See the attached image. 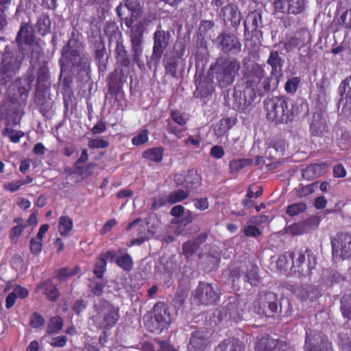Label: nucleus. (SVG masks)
<instances>
[{"instance_id":"obj_46","label":"nucleus","mask_w":351,"mask_h":351,"mask_svg":"<svg viewBox=\"0 0 351 351\" xmlns=\"http://www.w3.org/2000/svg\"><path fill=\"white\" fill-rule=\"evenodd\" d=\"M62 327V320L60 317H51L47 327V332L49 334L58 332Z\"/></svg>"},{"instance_id":"obj_16","label":"nucleus","mask_w":351,"mask_h":351,"mask_svg":"<svg viewBox=\"0 0 351 351\" xmlns=\"http://www.w3.org/2000/svg\"><path fill=\"white\" fill-rule=\"evenodd\" d=\"M171 37L169 32L161 29V26L158 25L154 34V44L153 47V56L160 58L164 49L167 47Z\"/></svg>"},{"instance_id":"obj_50","label":"nucleus","mask_w":351,"mask_h":351,"mask_svg":"<svg viewBox=\"0 0 351 351\" xmlns=\"http://www.w3.org/2000/svg\"><path fill=\"white\" fill-rule=\"evenodd\" d=\"M339 343L342 351H351V334H339Z\"/></svg>"},{"instance_id":"obj_60","label":"nucleus","mask_w":351,"mask_h":351,"mask_svg":"<svg viewBox=\"0 0 351 351\" xmlns=\"http://www.w3.org/2000/svg\"><path fill=\"white\" fill-rule=\"evenodd\" d=\"M79 272V268L75 267L74 269H69L68 268H62L60 270L58 277L60 280H63L66 278L74 276Z\"/></svg>"},{"instance_id":"obj_27","label":"nucleus","mask_w":351,"mask_h":351,"mask_svg":"<svg viewBox=\"0 0 351 351\" xmlns=\"http://www.w3.org/2000/svg\"><path fill=\"white\" fill-rule=\"evenodd\" d=\"M16 40L20 47L23 44L29 45L33 41L32 27L27 24H22Z\"/></svg>"},{"instance_id":"obj_58","label":"nucleus","mask_w":351,"mask_h":351,"mask_svg":"<svg viewBox=\"0 0 351 351\" xmlns=\"http://www.w3.org/2000/svg\"><path fill=\"white\" fill-rule=\"evenodd\" d=\"M168 120L173 121L174 124L183 127L186 123V119L183 117L182 114L178 111H172L171 112V119Z\"/></svg>"},{"instance_id":"obj_30","label":"nucleus","mask_w":351,"mask_h":351,"mask_svg":"<svg viewBox=\"0 0 351 351\" xmlns=\"http://www.w3.org/2000/svg\"><path fill=\"white\" fill-rule=\"evenodd\" d=\"M271 67V74L277 75L281 72L283 60L276 51L270 52L269 57L267 61Z\"/></svg>"},{"instance_id":"obj_8","label":"nucleus","mask_w":351,"mask_h":351,"mask_svg":"<svg viewBox=\"0 0 351 351\" xmlns=\"http://www.w3.org/2000/svg\"><path fill=\"white\" fill-rule=\"evenodd\" d=\"M304 351H332L331 343L319 331L308 330L306 333Z\"/></svg>"},{"instance_id":"obj_22","label":"nucleus","mask_w":351,"mask_h":351,"mask_svg":"<svg viewBox=\"0 0 351 351\" xmlns=\"http://www.w3.org/2000/svg\"><path fill=\"white\" fill-rule=\"evenodd\" d=\"M297 256L296 260L293 259L292 265L293 268H300L301 265L305 262L306 258H308L307 267L309 271L312 270L315 267L316 261L315 258L313 254V252L309 250L305 251H298L295 254Z\"/></svg>"},{"instance_id":"obj_35","label":"nucleus","mask_w":351,"mask_h":351,"mask_svg":"<svg viewBox=\"0 0 351 351\" xmlns=\"http://www.w3.org/2000/svg\"><path fill=\"white\" fill-rule=\"evenodd\" d=\"M322 165L313 164L302 171V177L308 180H313L322 174Z\"/></svg>"},{"instance_id":"obj_42","label":"nucleus","mask_w":351,"mask_h":351,"mask_svg":"<svg viewBox=\"0 0 351 351\" xmlns=\"http://www.w3.org/2000/svg\"><path fill=\"white\" fill-rule=\"evenodd\" d=\"M116 263L119 267H120L121 269L127 271L132 270L133 267L132 258L128 254L117 257L116 259Z\"/></svg>"},{"instance_id":"obj_63","label":"nucleus","mask_w":351,"mask_h":351,"mask_svg":"<svg viewBox=\"0 0 351 351\" xmlns=\"http://www.w3.org/2000/svg\"><path fill=\"white\" fill-rule=\"evenodd\" d=\"M12 291L17 298L20 299H24L29 295L27 289L19 285H14Z\"/></svg>"},{"instance_id":"obj_4","label":"nucleus","mask_w":351,"mask_h":351,"mask_svg":"<svg viewBox=\"0 0 351 351\" xmlns=\"http://www.w3.org/2000/svg\"><path fill=\"white\" fill-rule=\"evenodd\" d=\"M119 319V308L106 300H100L95 304L90 317V320L97 328L104 330L114 327Z\"/></svg>"},{"instance_id":"obj_6","label":"nucleus","mask_w":351,"mask_h":351,"mask_svg":"<svg viewBox=\"0 0 351 351\" xmlns=\"http://www.w3.org/2000/svg\"><path fill=\"white\" fill-rule=\"evenodd\" d=\"M219 298L217 286L202 282L195 290L193 302L197 305H210L215 304Z\"/></svg>"},{"instance_id":"obj_55","label":"nucleus","mask_w":351,"mask_h":351,"mask_svg":"<svg viewBox=\"0 0 351 351\" xmlns=\"http://www.w3.org/2000/svg\"><path fill=\"white\" fill-rule=\"evenodd\" d=\"M326 128L325 121L322 119L320 120V122L313 121L311 125L312 133L317 136L322 134L326 130Z\"/></svg>"},{"instance_id":"obj_39","label":"nucleus","mask_w":351,"mask_h":351,"mask_svg":"<svg viewBox=\"0 0 351 351\" xmlns=\"http://www.w3.org/2000/svg\"><path fill=\"white\" fill-rule=\"evenodd\" d=\"M11 0H0V32L3 31L8 25V15L6 12Z\"/></svg>"},{"instance_id":"obj_41","label":"nucleus","mask_w":351,"mask_h":351,"mask_svg":"<svg viewBox=\"0 0 351 351\" xmlns=\"http://www.w3.org/2000/svg\"><path fill=\"white\" fill-rule=\"evenodd\" d=\"M149 22L150 21L147 18H143L139 20L134 27L132 25L130 27L131 28L130 35H135L136 36L143 37L144 30Z\"/></svg>"},{"instance_id":"obj_57","label":"nucleus","mask_w":351,"mask_h":351,"mask_svg":"<svg viewBox=\"0 0 351 351\" xmlns=\"http://www.w3.org/2000/svg\"><path fill=\"white\" fill-rule=\"evenodd\" d=\"M106 262L104 259L99 257L95 263V269L93 271L94 274L97 276V278H101L104 272L106 270Z\"/></svg>"},{"instance_id":"obj_18","label":"nucleus","mask_w":351,"mask_h":351,"mask_svg":"<svg viewBox=\"0 0 351 351\" xmlns=\"http://www.w3.org/2000/svg\"><path fill=\"white\" fill-rule=\"evenodd\" d=\"M217 39L224 52L237 53L241 51V45L237 37L233 34L221 33Z\"/></svg>"},{"instance_id":"obj_17","label":"nucleus","mask_w":351,"mask_h":351,"mask_svg":"<svg viewBox=\"0 0 351 351\" xmlns=\"http://www.w3.org/2000/svg\"><path fill=\"white\" fill-rule=\"evenodd\" d=\"M154 320L158 325L156 330H162L167 327L172 321V317L168 308L162 303L157 304L154 307Z\"/></svg>"},{"instance_id":"obj_12","label":"nucleus","mask_w":351,"mask_h":351,"mask_svg":"<svg viewBox=\"0 0 351 351\" xmlns=\"http://www.w3.org/2000/svg\"><path fill=\"white\" fill-rule=\"evenodd\" d=\"M274 6L276 12L298 14L305 8L304 0H275Z\"/></svg>"},{"instance_id":"obj_47","label":"nucleus","mask_w":351,"mask_h":351,"mask_svg":"<svg viewBox=\"0 0 351 351\" xmlns=\"http://www.w3.org/2000/svg\"><path fill=\"white\" fill-rule=\"evenodd\" d=\"M167 130L169 133L175 135L178 138L183 136V132L186 130L185 128L176 125L171 120H167Z\"/></svg>"},{"instance_id":"obj_45","label":"nucleus","mask_w":351,"mask_h":351,"mask_svg":"<svg viewBox=\"0 0 351 351\" xmlns=\"http://www.w3.org/2000/svg\"><path fill=\"white\" fill-rule=\"evenodd\" d=\"M115 54L117 60L121 62L123 64L126 65L128 63L127 58V52L124 45L120 41L117 42Z\"/></svg>"},{"instance_id":"obj_33","label":"nucleus","mask_w":351,"mask_h":351,"mask_svg":"<svg viewBox=\"0 0 351 351\" xmlns=\"http://www.w3.org/2000/svg\"><path fill=\"white\" fill-rule=\"evenodd\" d=\"M134 60L138 64L143 53V37L130 35Z\"/></svg>"},{"instance_id":"obj_20","label":"nucleus","mask_w":351,"mask_h":351,"mask_svg":"<svg viewBox=\"0 0 351 351\" xmlns=\"http://www.w3.org/2000/svg\"><path fill=\"white\" fill-rule=\"evenodd\" d=\"M293 293L303 302H313L320 295L319 289L311 285L295 287L293 289Z\"/></svg>"},{"instance_id":"obj_29","label":"nucleus","mask_w":351,"mask_h":351,"mask_svg":"<svg viewBox=\"0 0 351 351\" xmlns=\"http://www.w3.org/2000/svg\"><path fill=\"white\" fill-rule=\"evenodd\" d=\"M261 15L256 12H250L244 22L245 32L256 30L261 26Z\"/></svg>"},{"instance_id":"obj_49","label":"nucleus","mask_w":351,"mask_h":351,"mask_svg":"<svg viewBox=\"0 0 351 351\" xmlns=\"http://www.w3.org/2000/svg\"><path fill=\"white\" fill-rule=\"evenodd\" d=\"M318 182H313L306 186H302L297 190L298 197H302L313 193L317 188Z\"/></svg>"},{"instance_id":"obj_3","label":"nucleus","mask_w":351,"mask_h":351,"mask_svg":"<svg viewBox=\"0 0 351 351\" xmlns=\"http://www.w3.org/2000/svg\"><path fill=\"white\" fill-rule=\"evenodd\" d=\"M267 119L276 124L287 123L291 121L295 112L293 104L284 97H275L265 101Z\"/></svg>"},{"instance_id":"obj_21","label":"nucleus","mask_w":351,"mask_h":351,"mask_svg":"<svg viewBox=\"0 0 351 351\" xmlns=\"http://www.w3.org/2000/svg\"><path fill=\"white\" fill-rule=\"evenodd\" d=\"M339 93L341 97L339 104L343 102V108L351 112V77L341 82L339 86Z\"/></svg>"},{"instance_id":"obj_38","label":"nucleus","mask_w":351,"mask_h":351,"mask_svg":"<svg viewBox=\"0 0 351 351\" xmlns=\"http://www.w3.org/2000/svg\"><path fill=\"white\" fill-rule=\"evenodd\" d=\"M341 311L344 317L351 319V291L345 293L341 298Z\"/></svg>"},{"instance_id":"obj_14","label":"nucleus","mask_w":351,"mask_h":351,"mask_svg":"<svg viewBox=\"0 0 351 351\" xmlns=\"http://www.w3.org/2000/svg\"><path fill=\"white\" fill-rule=\"evenodd\" d=\"M255 351H293V350L285 342L269 337H262L257 341Z\"/></svg>"},{"instance_id":"obj_64","label":"nucleus","mask_w":351,"mask_h":351,"mask_svg":"<svg viewBox=\"0 0 351 351\" xmlns=\"http://www.w3.org/2000/svg\"><path fill=\"white\" fill-rule=\"evenodd\" d=\"M45 323L44 318L38 313H34L30 318V324L33 328H39Z\"/></svg>"},{"instance_id":"obj_11","label":"nucleus","mask_w":351,"mask_h":351,"mask_svg":"<svg viewBox=\"0 0 351 351\" xmlns=\"http://www.w3.org/2000/svg\"><path fill=\"white\" fill-rule=\"evenodd\" d=\"M332 254L343 258L351 257V235L341 233L332 241Z\"/></svg>"},{"instance_id":"obj_26","label":"nucleus","mask_w":351,"mask_h":351,"mask_svg":"<svg viewBox=\"0 0 351 351\" xmlns=\"http://www.w3.org/2000/svg\"><path fill=\"white\" fill-rule=\"evenodd\" d=\"M124 5L131 12V17L125 19V25L130 27L141 12L140 3L138 0H125Z\"/></svg>"},{"instance_id":"obj_54","label":"nucleus","mask_w":351,"mask_h":351,"mask_svg":"<svg viewBox=\"0 0 351 351\" xmlns=\"http://www.w3.org/2000/svg\"><path fill=\"white\" fill-rule=\"evenodd\" d=\"M304 45V41L300 38L292 37L284 45L287 51H291L295 48H300Z\"/></svg>"},{"instance_id":"obj_51","label":"nucleus","mask_w":351,"mask_h":351,"mask_svg":"<svg viewBox=\"0 0 351 351\" xmlns=\"http://www.w3.org/2000/svg\"><path fill=\"white\" fill-rule=\"evenodd\" d=\"M199 248V243L193 241H188L183 244L182 250L186 258L191 256Z\"/></svg>"},{"instance_id":"obj_5","label":"nucleus","mask_w":351,"mask_h":351,"mask_svg":"<svg viewBox=\"0 0 351 351\" xmlns=\"http://www.w3.org/2000/svg\"><path fill=\"white\" fill-rule=\"evenodd\" d=\"M240 66V62L234 58H217L215 69L217 80L221 86H227L234 82Z\"/></svg>"},{"instance_id":"obj_40","label":"nucleus","mask_w":351,"mask_h":351,"mask_svg":"<svg viewBox=\"0 0 351 351\" xmlns=\"http://www.w3.org/2000/svg\"><path fill=\"white\" fill-rule=\"evenodd\" d=\"M36 27L39 34L42 36L48 34L51 27L49 18L45 15L40 16L37 21Z\"/></svg>"},{"instance_id":"obj_10","label":"nucleus","mask_w":351,"mask_h":351,"mask_svg":"<svg viewBox=\"0 0 351 351\" xmlns=\"http://www.w3.org/2000/svg\"><path fill=\"white\" fill-rule=\"evenodd\" d=\"M246 308V302L244 300L235 298H230L223 307L225 317L234 322L243 319Z\"/></svg>"},{"instance_id":"obj_53","label":"nucleus","mask_w":351,"mask_h":351,"mask_svg":"<svg viewBox=\"0 0 351 351\" xmlns=\"http://www.w3.org/2000/svg\"><path fill=\"white\" fill-rule=\"evenodd\" d=\"M148 139V131L143 130L132 138V143L134 145L137 146L147 143Z\"/></svg>"},{"instance_id":"obj_43","label":"nucleus","mask_w":351,"mask_h":351,"mask_svg":"<svg viewBox=\"0 0 351 351\" xmlns=\"http://www.w3.org/2000/svg\"><path fill=\"white\" fill-rule=\"evenodd\" d=\"M243 280L247 282L251 286L256 285L259 281L257 267L252 265L250 269L243 276Z\"/></svg>"},{"instance_id":"obj_59","label":"nucleus","mask_w":351,"mask_h":351,"mask_svg":"<svg viewBox=\"0 0 351 351\" xmlns=\"http://www.w3.org/2000/svg\"><path fill=\"white\" fill-rule=\"evenodd\" d=\"M88 145L91 149L106 148L109 145V143L101 138H95L89 140Z\"/></svg>"},{"instance_id":"obj_13","label":"nucleus","mask_w":351,"mask_h":351,"mask_svg":"<svg viewBox=\"0 0 351 351\" xmlns=\"http://www.w3.org/2000/svg\"><path fill=\"white\" fill-rule=\"evenodd\" d=\"M77 43L75 40H69L68 44L62 49V57L70 61L73 66H80L78 60L82 62L84 67L87 65L89 66L88 59L86 56H80V49L78 47H75Z\"/></svg>"},{"instance_id":"obj_7","label":"nucleus","mask_w":351,"mask_h":351,"mask_svg":"<svg viewBox=\"0 0 351 351\" xmlns=\"http://www.w3.org/2000/svg\"><path fill=\"white\" fill-rule=\"evenodd\" d=\"M21 60V56L17 54L16 52L5 51L0 68L1 81L8 82L9 79L19 71Z\"/></svg>"},{"instance_id":"obj_56","label":"nucleus","mask_w":351,"mask_h":351,"mask_svg":"<svg viewBox=\"0 0 351 351\" xmlns=\"http://www.w3.org/2000/svg\"><path fill=\"white\" fill-rule=\"evenodd\" d=\"M25 184L23 180H14L12 182H6L3 184V189L10 192H15L20 189V187Z\"/></svg>"},{"instance_id":"obj_36","label":"nucleus","mask_w":351,"mask_h":351,"mask_svg":"<svg viewBox=\"0 0 351 351\" xmlns=\"http://www.w3.org/2000/svg\"><path fill=\"white\" fill-rule=\"evenodd\" d=\"M163 149L161 147H153L143 152V157L153 162H160L162 160Z\"/></svg>"},{"instance_id":"obj_52","label":"nucleus","mask_w":351,"mask_h":351,"mask_svg":"<svg viewBox=\"0 0 351 351\" xmlns=\"http://www.w3.org/2000/svg\"><path fill=\"white\" fill-rule=\"evenodd\" d=\"M300 83V79L298 77H293L288 80L285 84V89L287 93H295L298 88Z\"/></svg>"},{"instance_id":"obj_48","label":"nucleus","mask_w":351,"mask_h":351,"mask_svg":"<svg viewBox=\"0 0 351 351\" xmlns=\"http://www.w3.org/2000/svg\"><path fill=\"white\" fill-rule=\"evenodd\" d=\"M306 206L304 203H295L289 205L287 208V213L289 216H295L305 211Z\"/></svg>"},{"instance_id":"obj_9","label":"nucleus","mask_w":351,"mask_h":351,"mask_svg":"<svg viewBox=\"0 0 351 351\" xmlns=\"http://www.w3.org/2000/svg\"><path fill=\"white\" fill-rule=\"evenodd\" d=\"M191 193L188 186H184L178 190L171 191L168 195H161L154 198L152 208L158 209L166 204H174L186 199Z\"/></svg>"},{"instance_id":"obj_15","label":"nucleus","mask_w":351,"mask_h":351,"mask_svg":"<svg viewBox=\"0 0 351 351\" xmlns=\"http://www.w3.org/2000/svg\"><path fill=\"white\" fill-rule=\"evenodd\" d=\"M319 222L320 220L317 217H311L303 221L289 226L286 232L293 236L301 235L317 228Z\"/></svg>"},{"instance_id":"obj_32","label":"nucleus","mask_w":351,"mask_h":351,"mask_svg":"<svg viewBox=\"0 0 351 351\" xmlns=\"http://www.w3.org/2000/svg\"><path fill=\"white\" fill-rule=\"evenodd\" d=\"M259 302L264 303L267 302V311L269 316L271 313L276 312L278 309V304L276 302V296L274 293L269 292L264 294H261L259 296Z\"/></svg>"},{"instance_id":"obj_28","label":"nucleus","mask_w":351,"mask_h":351,"mask_svg":"<svg viewBox=\"0 0 351 351\" xmlns=\"http://www.w3.org/2000/svg\"><path fill=\"white\" fill-rule=\"evenodd\" d=\"M215 351H245V346L239 339H228L219 344Z\"/></svg>"},{"instance_id":"obj_61","label":"nucleus","mask_w":351,"mask_h":351,"mask_svg":"<svg viewBox=\"0 0 351 351\" xmlns=\"http://www.w3.org/2000/svg\"><path fill=\"white\" fill-rule=\"evenodd\" d=\"M30 251L33 254H38L43 248V241L36 238H32L29 243Z\"/></svg>"},{"instance_id":"obj_24","label":"nucleus","mask_w":351,"mask_h":351,"mask_svg":"<svg viewBox=\"0 0 351 351\" xmlns=\"http://www.w3.org/2000/svg\"><path fill=\"white\" fill-rule=\"evenodd\" d=\"M36 291H42L47 299L51 302H55L60 296L58 289L51 280L40 282L36 287Z\"/></svg>"},{"instance_id":"obj_2","label":"nucleus","mask_w":351,"mask_h":351,"mask_svg":"<svg viewBox=\"0 0 351 351\" xmlns=\"http://www.w3.org/2000/svg\"><path fill=\"white\" fill-rule=\"evenodd\" d=\"M0 92L5 91L4 105L9 110L22 114V108L25 106L30 90V84L27 79H19L11 83L1 81Z\"/></svg>"},{"instance_id":"obj_34","label":"nucleus","mask_w":351,"mask_h":351,"mask_svg":"<svg viewBox=\"0 0 351 351\" xmlns=\"http://www.w3.org/2000/svg\"><path fill=\"white\" fill-rule=\"evenodd\" d=\"M73 221L68 216H61L58 219V230L61 236H68L73 229Z\"/></svg>"},{"instance_id":"obj_62","label":"nucleus","mask_w":351,"mask_h":351,"mask_svg":"<svg viewBox=\"0 0 351 351\" xmlns=\"http://www.w3.org/2000/svg\"><path fill=\"white\" fill-rule=\"evenodd\" d=\"M246 165V160L243 159L234 160L230 162V169L231 173H236L241 170Z\"/></svg>"},{"instance_id":"obj_23","label":"nucleus","mask_w":351,"mask_h":351,"mask_svg":"<svg viewBox=\"0 0 351 351\" xmlns=\"http://www.w3.org/2000/svg\"><path fill=\"white\" fill-rule=\"evenodd\" d=\"M208 341L203 333L195 331L192 333L188 344V351H205Z\"/></svg>"},{"instance_id":"obj_31","label":"nucleus","mask_w":351,"mask_h":351,"mask_svg":"<svg viewBox=\"0 0 351 351\" xmlns=\"http://www.w3.org/2000/svg\"><path fill=\"white\" fill-rule=\"evenodd\" d=\"M295 258L294 252H288L278 256L276 261L277 267L283 271H287L289 268H293V259Z\"/></svg>"},{"instance_id":"obj_44","label":"nucleus","mask_w":351,"mask_h":351,"mask_svg":"<svg viewBox=\"0 0 351 351\" xmlns=\"http://www.w3.org/2000/svg\"><path fill=\"white\" fill-rule=\"evenodd\" d=\"M2 134L5 136H8L10 140L14 143H19L21 138L24 136V133L21 131L14 130L10 128H5Z\"/></svg>"},{"instance_id":"obj_37","label":"nucleus","mask_w":351,"mask_h":351,"mask_svg":"<svg viewBox=\"0 0 351 351\" xmlns=\"http://www.w3.org/2000/svg\"><path fill=\"white\" fill-rule=\"evenodd\" d=\"M234 124V120L231 118L222 119L215 126L214 131L216 135L220 136L226 133Z\"/></svg>"},{"instance_id":"obj_1","label":"nucleus","mask_w":351,"mask_h":351,"mask_svg":"<svg viewBox=\"0 0 351 351\" xmlns=\"http://www.w3.org/2000/svg\"><path fill=\"white\" fill-rule=\"evenodd\" d=\"M265 71L263 67L259 64H253L245 75V88L243 93L236 92L234 97L239 94L243 95V101H240V104L244 106H248L257 95L263 93V90L267 91L270 86L264 77Z\"/></svg>"},{"instance_id":"obj_25","label":"nucleus","mask_w":351,"mask_h":351,"mask_svg":"<svg viewBox=\"0 0 351 351\" xmlns=\"http://www.w3.org/2000/svg\"><path fill=\"white\" fill-rule=\"evenodd\" d=\"M128 230H133L135 229L136 231V238L133 239L131 241V245H141L147 239L146 232H145V227L141 223V220L139 219H136L132 222H131L128 226Z\"/></svg>"},{"instance_id":"obj_19","label":"nucleus","mask_w":351,"mask_h":351,"mask_svg":"<svg viewBox=\"0 0 351 351\" xmlns=\"http://www.w3.org/2000/svg\"><path fill=\"white\" fill-rule=\"evenodd\" d=\"M220 16L222 18L224 23L230 22L233 27L238 26L241 21L242 16L238 7L233 4L229 3L226 6L221 8Z\"/></svg>"}]
</instances>
